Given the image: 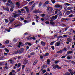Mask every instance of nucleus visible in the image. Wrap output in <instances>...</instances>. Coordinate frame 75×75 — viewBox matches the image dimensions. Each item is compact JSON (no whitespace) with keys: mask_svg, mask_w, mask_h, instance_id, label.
Masks as SVG:
<instances>
[{"mask_svg":"<svg viewBox=\"0 0 75 75\" xmlns=\"http://www.w3.org/2000/svg\"><path fill=\"white\" fill-rule=\"evenodd\" d=\"M24 51V49L22 48L20 49V50H18L13 53V55H15V54H17L18 53H19L20 54H21Z\"/></svg>","mask_w":75,"mask_h":75,"instance_id":"nucleus-1","label":"nucleus"},{"mask_svg":"<svg viewBox=\"0 0 75 75\" xmlns=\"http://www.w3.org/2000/svg\"><path fill=\"white\" fill-rule=\"evenodd\" d=\"M12 17H14V18H17V17H20V15H22V14H18L15 13H12Z\"/></svg>","mask_w":75,"mask_h":75,"instance_id":"nucleus-2","label":"nucleus"},{"mask_svg":"<svg viewBox=\"0 0 75 75\" xmlns=\"http://www.w3.org/2000/svg\"><path fill=\"white\" fill-rule=\"evenodd\" d=\"M47 12L49 14H51V13L52 12V10H53V8L51 7H48L47 8Z\"/></svg>","mask_w":75,"mask_h":75,"instance_id":"nucleus-3","label":"nucleus"},{"mask_svg":"<svg viewBox=\"0 0 75 75\" xmlns=\"http://www.w3.org/2000/svg\"><path fill=\"white\" fill-rule=\"evenodd\" d=\"M8 19L10 22V23H12L15 20V18L11 17H9Z\"/></svg>","mask_w":75,"mask_h":75,"instance_id":"nucleus-4","label":"nucleus"},{"mask_svg":"<svg viewBox=\"0 0 75 75\" xmlns=\"http://www.w3.org/2000/svg\"><path fill=\"white\" fill-rule=\"evenodd\" d=\"M28 40H30V39H32L33 40H36L35 36H34L32 37H28Z\"/></svg>","mask_w":75,"mask_h":75,"instance_id":"nucleus-5","label":"nucleus"},{"mask_svg":"<svg viewBox=\"0 0 75 75\" xmlns=\"http://www.w3.org/2000/svg\"><path fill=\"white\" fill-rule=\"evenodd\" d=\"M10 6L11 8H14L15 7V4L13 3V2H11Z\"/></svg>","mask_w":75,"mask_h":75,"instance_id":"nucleus-6","label":"nucleus"},{"mask_svg":"<svg viewBox=\"0 0 75 75\" xmlns=\"http://www.w3.org/2000/svg\"><path fill=\"white\" fill-rule=\"evenodd\" d=\"M58 18V14L56 15L55 16H52V19L54 20H56L57 18Z\"/></svg>","mask_w":75,"mask_h":75,"instance_id":"nucleus-7","label":"nucleus"},{"mask_svg":"<svg viewBox=\"0 0 75 75\" xmlns=\"http://www.w3.org/2000/svg\"><path fill=\"white\" fill-rule=\"evenodd\" d=\"M3 9L4 10H5V11H9V8H8L7 7H6H6H4L3 8Z\"/></svg>","mask_w":75,"mask_h":75,"instance_id":"nucleus-8","label":"nucleus"},{"mask_svg":"<svg viewBox=\"0 0 75 75\" xmlns=\"http://www.w3.org/2000/svg\"><path fill=\"white\" fill-rule=\"evenodd\" d=\"M60 44L61 42H60V41H59L55 43L54 45L56 47H58V46L60 45Z\"/></svg>","mask_w":75,"mask_h":75,"instance_id":"nucleus-9","label":"nucleus"},{"mask_svg":"<svg viewBox=\"0 0 75 75\" xmlns=\"http://www.w3.org/2000/svg\"><path fill=\"white\" fill-rule=\"evenodd\" d=\"M25 71L27 72V73H30V72H31V70L30 69L27 68L26 69Z\"/></svg>","mask_w":75,"mask_h":75,"instance_id":"nucleus-10","label":"nucleus"},{"mask_svg":"<svg viewBox=\"0 0 75 75\" xmlns=\"http://www.w3.org/2000/svg\"><path fill=\"white\" fill-rule=\"evenodd\" d=\"M33 13H41V11H39V10H35L33 11Z\"/></svg>","mask_w":75,"mask_h":75,"instance_id":"nucleus-11","label":"nucleus"},{"mask_svg":"<svg viewBox=\"0 0 75 75\" xmlns=\"http://www.w3.org/2000/svg\"><path fill=\"white\" fill-rule=\"evenodd\" d=\"M21 13H26V12L25 10H24L23 8H22L21 9Z\"/></svg>","mask_w":75,"mask_h":75,"instance_id":"nucleus-12","label":"nucleus"},{"mask_svg":"<svg viewBox=\"0 0 75 75\" xmlns=\"http://www.w3.org/2000/svg\"><path fill=\"white\" fill-rule=\"evenodd\" d=\"M54 7L55 8H59V7H60V5L59 4H57L55 5Z\"/></svg>","mask_w":75,"mask_h":75,"instance_id":"nucleus-13","label":"nucleus"},{"mask_svg":"<svg viewBox=\"0 0 75 75\" xmlns=\"http://www.w3.org/2000/svg\"><path fill=\"white\" fill-rule=\"evenodd\" d=\"M28 62V60H27L25 59L23 62V64H24V65H26Z\"/></svg>","mask_w":75,"mask_h":75,"instance_id":"nucleus-14","label":"nucleus"},{"mask_svg":"<svg viewBox=\"0 0 75 75\" xmlns=\"http://www.w3.org/2000/svg\"><path fill=\"white\" fill-rule=\"evenodd\" d=\"M72 56H71L70 57L69 56H67V59H72Z\"/></svg>","mask_w":75,"mask_h":75,"instance_id":"nucleus-15","label":"nucleus"},{"mask_svg":"<svg viewBox=\"0 0 75 75\" xmlns=\"http://www.w3.org/2000/svg\"><path fill=\"white\" fill-rule=\"evenodd\" d=\"M69 14H70V11H68L66 13V15L67 16H68Z\"/></svg>","mask_w":75,"mask_h":75,"instance_id":"nucleus-16","label":"nucleus"},{"mask_svg":"<svg viewBox=\"0 0 75 75\" xmlns=\"http://www.w3.org/2000/svg\"><path fill=\"white\" fill-rule=\"evenodd\" d=\"M41 44L42 45V46H45V43L44 42L42 41L41 42Z\"/></svg>","mask_w":75,"mask_h":75,"instance_id":"nucleus-17","label":"nucleus"},{"mask_svg":"<svg viewBox=\"0 0 75 75\" xmlns=\"http://www.w3.org/2000/svg\"><path fill=\"white\" fill-rule=\"evenodd\" d=\"M68 71H69L70 73L71 74V75H73V74H72L73 73V72H72V69H69L68 70Z\"/></svg>","mask_w":75,"mask_h":75,"instance_id":"nucleus-18","label":"nucleus"},{"mask_svg":"<svg viewBox=\"0 0 75 75\" xmlns=\"http://www.w3.org/2000/svg\"><path fill=\"white\" fill-rule=\"evenodd\" d=\"M72 51H67V54H72Z\"/></svg>","mask_w":75,"mask_h":75,"instance_id":"nucleus-19","label":"nucleus"},{"mask_svg":"<svg viewBox=\"0 0 75 75\" xmlns=\"http://www.w3.org/2000/svg\"><path fill=\"white\" fill-rule=\"evenodd\" d=\"M25 45H27L28 44V45H29L30 46V47H31V46L32 45L30 43H28V42L25 43Z\"/></svg>","mask_w":75,"mask_h":75,"instance_id":"nucleus-20","label":"nucleus"},{"mask_svg":"<svg viewBox=\"0 0 75 75\" xmlns=\"http://www.w3.org/2000/svg\"><path fill=\"white\" fill-rule=\"evenodd\" d=\"M17 11L18 13L17 12H16L15 13H17V14H21V11L20 10H18Z\"/></svg>","mask_w":75,"mask_h":75,"instance_id":"nucleus-21","label":"nucleus"},{"mask_svg":"<svg viewBox=\"0 0 75 75\" xmlns=\"http://www.w3.org/2000/svg\"><path fill=\"white\" fill-rule=\"evenodd\" d=\"M50 23L52 24V25H54V23L52 21V20H50Z\"/></svg>","mask_w":75,"mask_h":75,"instance_id":"nucleus-22","label":"nucleus"},{"mask_svg":"<svg viewBox=\"0 0 75 75\" xmlns=\"http://www.w3.org/2000/svg\"><path fill=\"white\" fill-rule=\"evenodd\" d=\"M57 67H58V65H55L54 64V66L53 67V68L54 69H56L57 68Z\"/></svg>","mask_w":75,"mask_h":75,"instance_id":"nucleus-23","label":"nucleus"},{"mask_svg":"<svg viewBox=\"0 0 75 75\" xmlns=\"http://www.w3.org/2000/svg\"><path fill=\"white\" fill-rule=\"evenodd\" d=\"M9 64V62L8 61H6V62L5 63V66H7V64Z\"/></svg>","mask_w":75,"mask_h":75,"instance_id":"nucleus-24","label":"nucleus"},{"mask_svg":"<svg viewBox=\"0 0 75 75\" xmlns=\"http://www.w3.org/2000/svg\"><path fill=\"white\" fill-rule=\"evenodd\" d=\"M16 6H18V7L20 6V3L18 2H16Z\"/></svg>","mask_w":75,"mask_h":75,"instance_id":"nucleus-25","label":"nucleus"},{"mask_svg":"<svg viewBox=\"0 0 75 75\" xmlns=\"http://www.w3.org/2000/svg\"><path fill=\"white\" fill-rule=\"evenodd\" d=\"M64 5L65 6H70L71 5V4H69L68 3H66L64 4Z\"/></svg>","mask_w":75,"mask_h":75,"instance_id":"nucleus-26","label":"nucleus"},{"mask_svg":"<svg viewBox=\"0 0 75 75\" xmlns=\"http://www.w3.org/2000/svg\"><path fill=\"white\" fill-rule=\"evenodd\" d=\"M4 50L5 51H6V52H7V53H8V52H9V50L6 48H5Z\"/></svg>","mask_w":75,"mask_h":75,"instance_id":"nucleus-27","label":"nucleus"},{"mask_svg":"<svg viewBox=\"0 0 75 75\" xmlns=\"http://www.w3.org/2000/svg\"><path fill=\"white\" fill-rule=\"evenodd\" d=\"M11 4L7 2L6 3V6H8V7H10Z\"/></svg>","mask_w":75,"mask_h":75,"instance_id":"nucleus-28","label":"nucleus"},{"mask_svg":"<svg viewBox=\"0 0 75 75\" xmlns=\"http://www.w3.org/2000/svg\"><path fill=\"white\" fill-rule=\"evenodd\" d=\"M50 62V59H48L47 60V64L49 65L50 64V62Z\"/></svg>","mask_w":75,"mask_h":75,"instance_id":"nucleus-29","label":"nucleus"},{"mask_svg":"<svg viewBox=\"0 0 75 75\" xmlns=\"http://www.w3.org/2000/svg\"><path fill=\"white\" fill-rule=\"evenodd\" d=\"M37 62H38V60H35V61L33 63V65H35V64H36L37 63Z\"/></svg>","mask_w":75,"mask_h":75,"instance_id":"nucleus-30","label":"nucleus"},{"mask_svg":"<svg viewBox=\"0 0 75 75\" xmlns=\"http://www.w3.org/2000/svg\"><path fill=\"white\" fill-rule=\"evenodd\" d=\"M51 1L53 3V4H54L56 3V1L55 0H51Z\"/></svg>","mask_w":75,"mask_h":75,"instance_id":"nucleus-31","label":"nucleus"},{"mask_svg":"<svg viewBox=\"0 0 75 75\" xmlns=\"http://www.w3.org/2000/svg\"><path fill=\"white\" fill-rule=\"evenodd\" d=\"M68 17H74V16L73 14H71L69 15L68 16Z\"/></svg>","mask_w":75,"mask_h":75,"instance_id":"nucleus-32","label":"nucleus"},{"mask_svg":"<svg viewBox=\"0 0 75 75\" xmlns=\"http://www.w3.org/2000/svg\"><path fill=\"white\" fill-rule=\"evenodd\" d=\"M5 21L6 23H8V21H8V19H6L5 20Z\"/></svg>","mask_w":75,"mask_h":75,"instance_id":"nucleus-33","label":"nucleus"},{"mask_svg":"<svg viewBox=\"0 0 75 75\" xmlns=\"http://www.w3.org/2000/svg\"><path fill=\"white\" fill-rule=\"evenodd\" d=\"M20 25H22V23H19L18 25H16V27H18V26H20Z\"/></svg>","mask_w":75,"mask_h":75,"instance_id":"nucleus-34","label":"nucleus"},{"mask_svg":"<svg viewBox=\"0 0 75 75\" xmlns=\"http://www.w3.org/2000/svg\"><path fill=\"white\" fill-rule=\"evenodd\" d=\"M67 41H69L70 42H71V41H72V39L69 38H68L67 39Z\"/></svg>","mask_w":75,"mask_h":75,"instance_id":"nucleus-35","label":"nucleus"},{"mask_svg":"<svg viewBox=\"0 0 75 75\" xmlns=\"http://www.w3.org/2000/svg\"><path fill=\"white\" fill-rule=\"evenodd\" d=\"M59 60H56L54 62V63L56 64H58V63H59Z\"/></svg>","mask_w":75,"mask_h":75,"instance_id":"nucleus-36","label":"nucleus"},{"mask_svg":"<svg viewBox=\"0 0 75 75\" xmlns=\"http://www.w3.org/2000/svg\"><path fill=\"white\" fill-rule=\"evenodd\" d=\"M72 8L71 7H69L67 8V10H72Z\"/></svg>","mask_w":75,"mask_h":75,"instance_id":"nucleus-37","label":"nucleus"},{"mask_svg":"<svg viewBox=\"0 0 75 75\" xmlns=\"http://www.w3.org/2000/svg\"><path fill=\"white\" fill-rule=\"evenodd\" d=\"M64 51L67 52L68 51V49L66 47H64Z\"/></svg>","mask_w":75,"mask_h":75,"instance_id":"nucleus-38","label":"nucleus"},{"mask_svg":"<svg viewBox=\"0 0 75 75\" xmlns=\"http://www.w3.org/2000/svg\"><path fill=\"white\" fill-rule=\"evenodd\" d=\"M34 3V1H32V2H30L29 3V4H30L31 5V4H33Z\"/></svg>","mask_w":75,"mask_h":75,"instance_id":"nucleus-39","label":"nucleus"},{"mask_svg":"<svg viewBox=\"0 0 75 75\" xmlns=\"http://www.w3.org/2000/svg\"><path fill=\"white\" fill-rule=\"evenodd\" d=\"M58 11H59V10L57 9V10L55 12V13L56 14H57V13H58Z\"/></svg>","mask_w":75,"mask_h":75,"instance_id":"nucleus-40","label":"nucleus"},{"mask_svg":"<svg viewBox=\"0 0 75 75\" xmlns=\"http://www.w3.org/2000/svg\"><path fill=\"white\" fill-rule=\"evenodd\" d=\"M13 10L14 9L13 8H11L10 9V11H13Z\"/></svg>","mask_w":75,"mask_h":75,"instance_id":"nucleus-41","label":"nucleus"},{"mask_svg":"<svg viewBox=\"0 0 75 75\" xmlns=\"http://www.w3.org/2000/svg\"><path fill=\"white\" fill-rule=\"evenodd\" d=\"M20 66H21V63H19L18 65V68H19V67H20Z\"/></svg>","mask_w":75,"mask_h":75,"instance_id":"nucleus-42","label":"nucleus"},{"mask_svg":"<svg viewBox=\"0 0 75 75\" xmlns=\"http://www.w3.org/2000/svg\"><path fill=\"white\" fill-rule=\"evenodd\" d=\"M50 3V2L48 1H46L45 3V4H49Z\"/></svg>","mask_w":75,"mask_h":75,"instance_id":"nucleus-43","label":"nucleus"},{"mask_svg":"<svg viewBox=\"0 0 75 75\" xmlns=\"http://www.w3.org/2000/svg\"><path fill=\"white\" fill-rule=\"evenodd\" d=\"M6 31H7V32H10V30H9L8 28V29H5Z\"/></svg>","mask_w":75,"mask_h":75,"instance_id":"nucleus-44","label":"nucleus"},{"mask_svg":"<svg viewBox=\"0 0 75 75\" xmlns=\"http://www.w3.org/2000/svg\"><path fill=\"white\" fill-rule=\"evenodd\" d=\"M34 54H35V53L34 52H33L30 53V55H34Z\"/></svg>","mask_w":75,"mask_h":75,"instance_id":"nucleus-45","label":"nucleus"},{"mask_svg":"<svg viewBox=\"0 0 75 75\" xmlns=\"http://www.w3.org/2000/svg\"><path fill=\"white\" fill-rule=\"evenodd\" d=\"M65 75H70V73L67 72L65 74Z\"/></svg>","mask_w":75,"mask_h":75,"instance_id":"nucleus-46","label":"nucleus"},{"mask_svg":"<svg viewBox=\"0 0 75 75\" xmlns=\"http://www.w3.org/2000/svg\"><path fill=\"white\" fill-rule=\"evenodd\" d=\"M5 43L6 44H8L9 43V40H7L5 41Z\"/></svg>","mask_w":75,"mask_h":75,"instance_id":"nucleus-47","label":"nucleus"},{"mask_svg":"<svg viewBox=\"0 0 75 75\" xmlns=\"http://www.w3.org/2000/svg\"><path fill=\"white\" fill-rule=\"evenodd\" d=\"M11 0H7V3H10V4H11Z\"/></svg>","mask_w":75,"mask_h":75,"instance_id":"nucleus-48","label":"nucleus"},{"mask_svg":"<svg viewBox=\"0 0 75 75\" xmlns=\"http://www.w3.org/2000/svg\"><path fill=\"white\" fill-rule=\"evenodd\" d=\"M45 56H48V55H49V53H46L45 54Z\"/></svg>","mask_w":75,"mask_h":75,"instance_id":"nucleus-49","label":"nucleus"},{"mask_svg":"<svg viewBox=\"0 0 75 75\" xmlns=\"http://www.w3.org/2000/svg\"><path fill=\"white\" fill-rule=\"evenodd\" d=\"M25 65H22V69H23L24 68H25Z\"/></svg>","mask_w":75,"mask_h":75,"instance_id":"nucleus-50","label":"nucleus"},{"mask_svg":"<svg viewBox=\"0 0 75 75\" xmlns=\"http://www.w3.org/2000/svg\"><path fill=\"white\" fill-rule=\"evenodd\" d=\"M26 11L28 13L29 12V8H28L26 9Z\"/></svg>","mask_w":75,"mask_h":75,"instance_id":"nucleus-51","label":"nucleus"},{"mask_svg":"<svg viewBox=\"0 0 75 75\" xmlns=\"http://www.w3.org/2000/svg\"><path fill=\"white\" fill-rule=\"evenodd\" d=\"M17 39H13V41L14 42H17Z\"/></svg>","mask_w":75,"mask_h":75,"instance_id":"nucleus-52","label":"nucleus"},{"mask_svg":"<svg viewBox=\"0 0 75 75\" xmlns=\"http://www.w3.org/2000/svg\"><path fill=\"white\" fill-rule=\"evenodd\" d=\"M47 72V71H46V70H44L43 71H42V72L43 73V74H44V73H45V72Z\"/></svg>","mask_w":75,"mask_h":75,"instance_id":"nucleus-53","label":"nucleus"},{"mask_svg":"<svg viewBox=\"0 0 75 75\" xmlns=\"http://www.w3.org/2000/svg\"><path fill=\"white\" fill-rule=\"evenodd\" d=\"M9 62H10L11 64H13V60H11L9 61Z\"/></svg>","mask_w":75,"mask_h":75,"instance_id":"nucleus-54","label":"nucleus"},{"mask_svg":"<svg viewBox=\"0 0 75 75\" xmlns=\"http://www.w3.org/2000/svg\"><path fill=\"white\" fill-rule=\"evenodd\" d=\"M71 64H75V63L73 61H71Z\"/></svg>","mask_w":75,"mask_h":75,"instance_id":"nucleus-55","label":"nucleus"},{"mask_svg":"<svg viewBox=\"0 0 75 75\" xmlns=\"http://www.w3.org/2000/svg\"><path fill=\"white\" fill-rule=\"evenodd\" d=\"M66 57V56H63L61 57V58H62V59H63L64 58H65Z\"/></svg>","mask_w":75,"mask_h":75,"instance_id":"nucleus-56","label":"nucleus"},{"mask_svg":"<svg viewBox=\"0 0 75 75\" xmlns=\"http://www.w3.org/2000/svg\"><path fill=\"white\" fill-rule=\"evenodd\" d=\"M63 36L64 37H68V35H63Z\"/></svg>","mask_w":75,"mask_h":75,"instance_id":"nucleus-57","label":"nucleus"},{"mask_svg":"<svg viewBox=\"0 0 75 75\" xmlns=\"http://www.w3.org/2000/svg\"><path fill=\"white\" fill-rule=\"evenodd\" d=\"M51 48H52L53 50H54V46H52L51 47Z\"/></svg>","mask_w":75,"mask_h":75,"instance_id":"nucleus-58","label":"nucleus"},{"mask_svg":"<svg viewBox=\"0 0 75 75\" xmlns=\"http://www.w3.org/2000/svg\"><path fill=\"white\" fill-rule=\"evenodd\" d=\"M18 59H21V56H19L18 57Z\"/></svg>","mask_w":75,"mask_h":75,"instance_id":"nucleus-59","label":"nucleus"},{"mask_svg":"<svg viewBox=\"0 0 75 75\" xmlns=\"http://www.w3.org/2000/svg\"><path fill=\"white\" fill-rule=\"evenodd\" d=\"M34 8V7H30V10H33V9Z\"/></svg>","mask_w":75,"mask_h":75,"instance_id":"nucleus-60","label":"nucleus"},{"mask_svg":"<svg viewBox=\"0 0 75 75\" xmlns=\"http://www.w3.org/2000/svg\"><path fill=\"white\" fill-rule=\"evenodd\" d=\"M41 17H44L45 16V14H42L41 15Z\"/></svg>","mask_w":75,"mask_h":75,"instance_id":"nucleus-61","label":"nucleus"},{"mask_svg":"<svg viewBox=\"0 0 75 75\" xmlns=\"http://www.w3.org/2000/svg\"><path fill=\"white\" fill-rule=\"evenodd\" d=\"M35 6V3L34 4H33V5L32 6V7H34Z\"/></svg>","mask_w":75,"mask_h":75,"instance_id":"nucleus-62","label":"nucleus"},{"mask_svg":"<svg viewBox=\"0 0 75 75\" xmlns=\"http://www.w3.org/2000/svg\"><path fill=\"white\" fill-rule=\"evenodd\" d=\"M53 44H54V42H51L50 43V45H52Z\"/></svg>","mask_w":75,"mask_h":75,"instance_id":"nucleus-63","label":"nucleus"},{"mask_svg":"<svg viewBox=\"0 0 75 75\" xmlns=\"http://www.w3.org/2000/svg\"><path fill=\"white\" fill-rule=\"evenodd\" d=\"M13 74V72H10V73L9 74V75H12Z\"/></svg>","mask_w":75,"mask_h":75,"instance_id":"nucleus-64","label":"nucleus"}]
</instances>
